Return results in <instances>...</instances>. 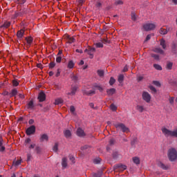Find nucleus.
<instances>
[{
    "label": "nucleus",
    "mask_w": 177,
    "mask_h": 177,
    "mask_svg": "<svg viewBox=\"0 0 177 177\" xmlns=\"http://www.w3.org/2000/svg\"><path fill=\"white\" fill-rule=\"evenodd\" d=\"M117 131H122L124 133L129 132V128L124 124V123L118 122L113 124Z\"/></svg>",
    "instance_id": "f257e3e1"
},
{
    "label": "nucleus",
    "mask_w": 177,
    "mask_h": 177,
    "mask_svg": "<svg viewBox=\"0 0 177 177\" xmlns=\"http://www.w3.org/2000/svg\"><path fill=\"white\" fill-rule=\"evenodd\" d=\"M168 157L170 161H175L177 159V151L175 148H171L168 151Z\"/></svg>",
    "instance_id": "f03ea898"
},
{
    "label": "nucleus",
    "mask_w": 177,
    "mask_h": 177,
    "mask_svg": "<svg viewBox=\"0 0 177 177\" xmlns=\"http://www.w3.org/2000/svg\"><path fill=\"white\" fill-rule=\"evenodd\" d=\"M162 132L164 133L165 136H173L177 138V129L172 131L167 128H163L162 129Z\"/></svg>",
    "instance_id": "7ed1b4c3"
},
{
    "label": "nucleus",
    "mask_w": 177,
    "mask_h": 177,
    "mask_svg": "<svg viewBox=\"0 0 177 177\" xmlns=\"http://www.w3.org/2000/svg\"><path fill=\"white\" fill-rule=\"evenodd\" d=\"M24 15H27V9L21 8L19 11H16L13 15V19H17V17H22Z\"/></svg>",
    "instance_id": "20e7f679"
},
{
    "label": "nucleus",
    "mask_w": 177,
    "mask_h": 177,
    "mask_svg": "<svg viewBox=\"0 0 177 177\" xmlns=\"http://www.w3.org/2000/svg\"><path fill=\"white\" fill-rule=\"evenodd\" d=\"M143 28L145 31H151V30L156 28V24L150 23L145 24L143 25Z\"/></svg>",
    "instance_id": "39448f33"
},
{
    "label": "nucleus",
    "mask_w": 177,
    "mask_h": 177,
    "mask_svg": "<svg viewBox=\"0 0 177 177\" xmlns=\"http://www.w3.org/2000/svg\"><path fill=\"white\" fill-rule=\"evenodd\" d=\"M35 131H36V127L35 125H32L30 127H29L26 131V133L28 136H30L31 135H34V133H35Z\"/></svg>",
    "instance_id": "423d86ee"
},
{
    "label": "nucleus",
    "mask_w": 177,
    "mask_h": 177,
    "mask_svg": "<svg viewBox=\"0 0 177 177\" xmlns=\"http://www.w3.org/2000/svg\"><path fill=\"white\" fill-rule=\"evenodd\" d=\"M125 169H127V166L121 164L115 165L113 167V171H115V172H117V171H120L122 172V171H125Z\"/></svg>",
    "instance_id": "0eeeda50"
},
{
    "label": "nucleus",
    "mask_w": 177,
    "mask_h": 177,
    "mask_svg": "<svg viewBox=\"0 0 177 177\" xmlns=\"http://www.w3.org/2000/svg\"><path fill=\"white\" fill-rule=\"evenodd\" d=\"M142 99L145 100L147 103H150V100H151V96L148 92L144 91L142 93Z\"/></svg>",
    "instance_id": "6e6552de"
},
{
    "label": "nucleus",
    "mask_w": 177,
    "mask_h": 177,
    "mask_svg": "<svg viewBox=\"0 0 177 177\" xmlns=\"http://www.w3.org/2000/svg\"><path fill=\"white\" fill-rule=\"evenodd\" d=\"M84 52H87L88 55H89V58L90 59H93V53L96 52V49L95 48H86Z\"/></svg>",
    "instance_id": "1a4fd4ad"
},
{
    "label": "nucleus",
    "mask_w": 177,
    "mask_h": 177,
    "mask_svg": "<svg viewBox=\"0 0 177 177\" xmlns=\"http://www.w3.org/2000/svg\"><path fill=\"white\" fill-rule=\"evenodd\" d=\"M46 100V95L44 91H41L38 95L39 102H45Z\"/></svg>",
    "instance_id": "9d476101"
},
{
    "label": "nucleus",
    "mask_w": 177,
    "mask_h": 177,
    "mask_svg": "<svg viewBox=\"0 0 177 177\" xmlns=\"http://www.w3.org/2000/svg\"><path fill=\"white\" fill-rule=\"evenodd\" d=\"M76 135L79 136V138H84V136H86L85 131H84V130L80 127L77 129Z\"/></svg>",
    "instance_id": "9b49d317"
},
{
    "label": "nucleus",
    "mask_w": 177,
    "mask_h": 177,
    "mask_svg": "<svg viewBox=\"0 0 177 177\" xmlns=\"http://www.w3.org/2000/svg\"><path fill=\"white\" fill-rule=\"evenodd\" d=\"M24 32H26V30L24 29H21L17 32V37L18 39H21V38L24 37Z\"/></svg>",
    "instance_id": "f8f14e48"
},
{
    "label": "nucleus",
    "mask_w": 177,
    "mask_h": 177,
    "mask_svg": "<svg viewBox=\"0 0 177 177\" xmlns=\"http://www.w3.org/2000/svg\"><path fill=\"white\" fill-rule=\"evenodd\" d=\"M95 93H96V91L95 90L83 91V95H86V96H92V95H95Z\"/></svg>",
    "instance_id": "ddd939ff"
},
{
    "label": "nucleus",
    "mask_w": 177,
    "mask_h": 177,
    "mask_svg": "<svg viewBox=\"0 0 177 177\" xmlns=\"http://www.w3.org/2000/svg\"><path fill=\"white\" fill-rule=\"evenodd\" d=\"M34 107H35V106L34 105V101L32 100L28 103L27 108L30 110H34Z\"/></svg>",
    "instance_id": "4468645a"
},
{
    "label": "nucleus",
    "mask_w": 177,
    "mask_h": 177,
    "mask_svg": "<svg viewBox=\"0 0 177 177\" xmlns=\"http://www.w3.org/2000/svg\"><path fill=\"white\" fill-rule=\"evenodd\" d=\"M25 39L27 42L28 46H30L31 44H32V41H34V39H32V37H26Z\"/></svg>",
    "instance_id": "2eb2a0df"
},
{
    "label": "nucleus",
    "mask_w": 177,
    "mask_h": 177,
    "mask_svg": "<svg viewBox=\"0 0 177 177\" xmlns=\"http://www.w3.org/2000/svg\"><path fill=\"white\" fill-rule=\"evenodd\" d=\"M71 78L73 82H78V80H80L78 75H74L73 73L71 75Z\"/></svg>",
    "instance_id": "dca6fc26"
},
{
    "label": "nucleus",
    "mask_w": 177,
    "mask_h": 177,
    "mask_svg": "<svg viewBox=\"0 0 177 177\" xmlns=\"http://www.w3.org/2000/svg\"><path fill=\"white\" fill-rule=\"evenodd\" d=\"M49 137L46 134H42L40 137V142H48Z\"/></svg>",
    "instance_id": "f3484780"
},
{
    "label": "nucleus",
    "mask_w": 177,
    "mask_h": 177,
    "mask_svg": "<svg viewBox=\"0 0 177 177\" xmlns=\"http://www.w3.org/2000/svg\"><path fill=\"white\" fill-rule=\"evenodd\" d=\"M112 157L113 160H118L120 158V153L117 151H113L112 153Z\"/></svg>",
    "instance_id": "a211bd4d"
},
{
    "label": "nucleus",
    "mask_w": 177,
    "mask_h": 177,
    "mask_svg": "<svg viewBox=\"0 0 177 177\" xmlns=\"http://www.w3.org/2000/svg\"><path fill=\"white\" fill-rule=\"evenodd\" d=\"M114 143H115V139H111L109 140V145L106 147V150L107 151H109L110 150V146H113Z\"/></svg>",
    "instance_id": "6ab92c4d"
},
{
    "label": "nucleus",
    "mask_w": 177,
    "mask_h": 177,
    "mask_svg": "<svg viewBox=\"0 0 177 177\" xmlns=\"http://www.w3.org/2000/svg\"><path fill=\"white\" fill-rule=\"evenodd\" d=\"M106 93L109 96H113L115 93V88H110L106 90Z\"/></svg>",
    "instance_id": "aec40b11"
},
{
    "label": "nucleus",
    "mask_w": 177,
    "mask_h": 177,
    "mask_svg": "<svg viewBox=\"0 0 177 177\" xmlns=\"http://www.w3.org/2000/svg\"><path fill=\"white\" fill-rule=\"evenodd\" d=\"M10 27V21L5 22L3 25L0 26V28H9Z\"/></svg>",
    "instance_id": "412c9836"
},
{
    "label": "nucleus",
    "mask_w": 177,
    "mask_h": 177,
    "mask_svg": "<svg viewBox=\"0 0 177 177\" xmlns=\"http://www.w3.org/2000/svg\"><path fill=\"white\" fill-rule=\"evenodd\" d=\"M155 53H160V55H164V51L160 48H156L153 49Z\"/></svg>",
    "instance_id": "4be33fe9"
},
{
    "label": "nucleus",
    "mask_w": 177,
    "mask_h": 177,
    "mask_svg": "<svg viewBox=\"0 0 177 177\" xmlns=\"http://www.w3.org/2000/svg\"><path fill=\"white\" fill-rule=\"evenodd\" d=\"M62 166L63 168H67V158H62Z\"/></svg>",
    "instance_id": "5701e85b"
},
{
    "label": "nucleus",
    "mask_w": 177,
    "mask_h": 177,
    "mask_svg": "<svg viewBox=\"0 0 177 177\" xmlns=\"http://www.w3.org/2000/svg\"><path fill=\"white\" fill-rule=\"evenodd\" d=\"M64 135L67 138H71V131L70 130H66L64 131Z\"/></svg>",
    "instance_id": "b1692460"
},
{
    "label": "nucleus",
    "mask_w": 177,
    "mask_h": 177,
    "mask_svg": "<svg viewBox=\"0 0 177 177\" xmlns=\"http://www.w3.org/2000/svg\"><path fill=\"white\" fill-rule=\"evenodd\" d=\"M160 46H162V49H167V44L164 39H160Z\"/></svg>",
    "instance_id": "393cba45"
},
{
    "label": "nucleus",
    "mask_w": 177,
    "mask_h": 177,
    "mask_svg": "<svg viewBox=\"0 0 177 177\" xmlns=\"http://www.w3.org/2000/svg\"><path fill=\"white\" fill-rule=\"evenodd\" d=\"M17 95V89L14 88L12 90L11 93H10V97H13V96H16Z\"/></svg>",
    "instance_id": "a878e982"
},
{
    "label": "nucleus",
    "mask_w": 177,
    "mask_h": 177,
    "mask_svg": "<svg viewBox=\"0 0 177 177\" xmlns=\"http://www.w3.org/2000/svg\"><path fill=\"white\" fill-rule=\"evenodd\" d=\"M133 162H134V164L139 165V164H140V159H139V158L138 157H133Z\"/></svg>",
    "instance_id": "bb28decb"
},
{
    "label": "nucleus",
    "mask_w": 177,
    "mask_h": 177,
    "mask_svg": "<svg viewBox=\"0 0 177 177\" xmlns=\"http://www.w3.org/2000/svg\"><path fill=\"white\" fill-rule=\"evenodd\" d=\"M158 166L160 167V168H162V169H168V167L164 165V163L159 162L158 163Z\"/></svg>",
    "instance_id": "cd10ccee"
},
{
    "label": "nucleus",
    "mask_w": 177,
    "mask_h": 177,
    "mask_svg": "<svg viewBox=\"0 0 177 177\" xmlns=\"http://www.w3.org/2000/svg\"><path fill=\"white\" fill-rule=\"evenodd\" d=\"M74 62L73 60H71L68 62L67 67L68 68H74Z\"/></svg>",
    "instance_id": "c85d7f7f"
},
{
    "label": "nucleus",
    "mask_w": 177,
    "mask_h": 177,
    "mask_svg": "<svg viewBox=\"0 0 177 177\" xmlns=\"http://www.w3.org/2000/svg\"><path fill=\"white\" fill-rule=\"evenodd\" d=\"M67 39H68V44H73V42L75 41V39L73 37L68 36Z\"/></svg>",
    "instance_id": "c756f323"
},
{
    "label": "nucleus",
    "mask_w": 177,
    "mask_h": 177,
    "mask_svg": "<svg viewBox=\"0 0 177 177\" xmlns=\"http://www.w3.org/2000/svg\"><path fill=\"white\" fill-rule=\"evenodd\" d=\"M136 109H137L140 113H143V111H145V108L143 107V106L137 105Z\"/></svg>",
    "instance_id": "7c9ffc66"
},
{
    "label": "nucleus",
    "mask_w": 177,
    "mask_h": 177,
    "mask_svg": "<svg viewBox=\"0 0 177 177\" xmlns=\"http://www.w3.org/2000/svg\"><path fill=\"white\" fill-rule=\"evenodd\" d=\"M35 150L36 151L37 154H41L42 149L39 146H36Z\"/></svg>",
    "instance_id": "2f4dec72"
},
{
    "label": "nucleus",
    "mask_w": 177,
    "mask_h": 177,
    "mask_svg": "<svg viewBox=\"0 0 177 177\" xmlns=\"http://www.w3.org/2000/svg\"><path fill=\"white\" fill-rule=\"evenodd\" d=\"M77 86L73 87L71 89V92L68 93V95H75V92H77Z\"/></svg>",
    "instance_id": "473e14b6"
},
{
    "label": "nucleus",
    "mask_w": 177,
    "mask_h": 177,
    "mask_svg": "<svg viewBox=\"0 0 177 177\" xmlns=\"http://www.w3.org/2000/svg\"><path fill=\"white\" fill-rule=\"evenodd\" d=\"M160 34H161L162 35H166V34H168V30L162 28L160 30Z\"/></svg>",
    "instance_id": "72a5a7b5"
},
{
    "label": "nucleus",
    "mask_w": 177,
    "mask_h": 177,
    "mask_svg": "<svg viewBox=\"0 0 177 177\" xmlns=\"http://www.w3.org/2000/svg\"><path fill=\"white\" fill-rule=\"evenodd\" d=\"M172 66H174V63L172 62H167L166 68L167 70H172Z\"/></svg>",
    "instance_id": "f704fd0d"
},
{
    "label": "nucleus",
    "mask_w": 177,
    "mask_h": 177,
    "mask_svg": "<svg viewBox=\"0 0 177 177\" xmlns=\"http://www.w3.org/2000/svg\"><path fill=\"white\" fill-rule=\"evenodd\" d=\"M118 81L120 84H122V82H124V75H120Z\"/></svg>",
    "instance_id": "c9c22d12"
},
{
    "label": "nucleus",
    "mask_w": 177,
    "mask_h": 177,
    "mask_svg": "<svg viewBox=\"0 0 177 177\" xmlns=\"http://www.w3.org/2000/svg\"><path fill=\"white\" fill-rule=\"evenodd\" d=\"M97 74L99 75V77H104V71L103 70H97Z\"/></svg>",
    "instance_id": "e433bc0d"
},
{
    "label": "nucleus",
    "mask_w": 177,
    "mask_h": 177,
    "mask_svg": "<svg viewBox=\"0 0 177 177\" xmlns=\"http://www.w3.org/2000/svg\"><path fill=\"white\" fill-rule=\"evenodd\" d=\"M153 67L154 68H156V70H158L159 71H161V70H162V67L157 64H153Z\"/></svg>",
    "instance_id": "4c0bfd02"
},
{
    "label": "nucleus",
    "mask_w": 177,
    "mask_h": 177,
    "mask_svg": "<svg viewBox=\"0 0 177 177\" xmlns=\"http://www.w3.org/2000/svg\"><path fill=\"white\" fill-rule=\"evenodd\" d=\"M136 143H138V138L134 137L131 142V146H135V145H136Z\"/></svg>",
    "instance_id": "58836bf2"
},
{
    "label": "nucleus",
    "mask_w": 177,
    "mask_h": 177,
    "mask_svg": "<svg viewBox=\"0 0 177 177\" xmlns=\"http://www.w3.org/2000/svg\"><path fill=\"white\" fill-rule=\"evenodd\" d=\"M62 103H63V100L62 99L58 98V99L55 100V104L59 105V104H62Z\"/></svg>",
    "instance_id": "ea45409f"
},
{
    "label": "nucleus",
    "mask_w": 177,
    "mask_h": 177,
    "mask_svg": "<svg viewBox=\"0 0 177 177\" xmlns=\"http://www.w3.org/2000/svg\"><path fill=\"white\" fill-rule=\"evenodd\" d=\"M53 151L55 153H57V150H59V145L57 143H55L54 147H53Z\"/></svg>",
    "instance_id": "a19ab883"
},
{
    "label": "nucleus",
    "mask_w": 177,
    "mask_h": 177,
    "mask_svg": "<svg viewBox=\"0 0 177 177\" xmlns=\"http://www.w3.org/2000/svg\"><path fill=\"white\" fill-rule=\"evenodd\" d=\"M151 57H153L155 60H160V55L157 54H151Z\"/></svg>",
    "instance_id": "79ce46f5"
},
{
    "label": "nucleus",
    "mask_w": 177,
    "mask_h": 177,
    "mask_svg": "<svg viewBox=\"0 0 177 177\" xmlns=\"http://www.w3.org/2000/svg\"><path fill=\"white\" fill-rule=\"evenodd\" d=\"M110 109L112 111H115L117 110V106L114 104L110 105Z\"/></svg>",
    "instance_id": "37998d69"
},
{
    "label": "nucleus",
    "mask_w": 177,
    "mask_h": 177,
    "mask_svg": "<svg viewBox=\"0 0 177 177\" xmlns=\"http://www.w3.org/2000/svg\"><path fill=\"white\" fill-rule=\"evenodd\" d=\"M115 83V79H114V77H111L109 80V84L114 85Z\"/></svg>",
    "instance_id": "c03bdc74"
},
{
    "label": "nucleus",
    "mask_w": 177,
    "mask_h": 177,
    "mask_svg": "<svg viewBox=\"0 0 177 177\" xmlns=\"http://www.w3.org/2000/svg\"><path fill=\"white\" fill-rule=\"evenodd\" d=\"M101 159L100 158H97L93 160L94 164H100Z\"/></svg>",
    "instance_id": "a18cd8bd"
},
{
    "label": "nucleus",
    "mask_w": 177,
    "mask_h": 177,
    "mask_svg": "<svg viewBox=\"0 0 177 177\" xmlns=\"http://www.w3.org/2000/svg\"><path fill=\"white\" fill-rule=\"evenodd\" d=\"M131 19L133 21H136V14L135 12H131Z\"/></svg>",
    "instance_id": "49530a36"
},
{
    "label": "nucleus",
    "mask_w": 177,
    "mask_h": 177,
    "mask_svg": "<svg viewBox=\"0 0 177 177\" xmlns=\"http://www.w3.org/2000/svg\"><path fill=\"white\" fill-rule=\"evenodd\" d=\"M94 88H97L100 92H103V88L99 85H95Z\"/></svg>",
    "instance_id": "de8ad7c7"
},
{
    "label": "nucleus",
    "mask_w": 177,
    "mask_h": 177,
    "mask_svg": "<svg viewBox=\"0 0 177 177\" xmlns=\"http://www.w3.org/2000/svg\"><path fill=\"white\" fill-rule=\"evenodd\" d=\"M96 48H103V43L98 42L95 44Z\"/></svg>",
    "instance_id": "09e8293b"
},
{
    "label": "nucleus",
    "mask_w": 177,
    "mask_h": 177,
    "mask_svg": "<svg viewBox=\"0 0 177 177\" xmlns=\"http://www.w3.org/2000/svg\"><path fill=\"white\" fill-rule=\"evenodd\" d=\"M20 164H21V160H17L13 162L15 167H17V165H20Z\"/></svg>",
    "instance_id": "8fccbe9b"
},
{
    "label": "nucleus",
    "mask_w": 177,
    "mask_h": 177,
    "mask_svg": "<svg viewBox=\"0 0 177 177\" xmlns=\"http://www.w3.org/2000/svg\"><path fill=\"white\" fill-rule=\"evenodd\" d=\"M25 2H27V0H17V3L19 5H24Z\"/></svg>",
    "instance_id": "3c124183"
},
{
    "label": "nucleus",
    "mask_w": 177,
    "mask_h": 177,
    "mask_svg": "<svg viewBox=\"0 0 177 177\" xmlns=\"http://www.w3.org/2000/svg\"><path fill=\"white\" fill-rule=\"evenodd\" d=\"M56 66V64L53 62H51L49 64V68H53Z\"/></svg>",
    "instance_id": "603ef678"
},
{
    "label": "nucleus",
    "mask_w": 177,
    "mask_h": 177,
    "mask_svg": "<svg viewBox=\"0 0 177 177\" xmlns=\"http://www.w3.org/2000/svg\"><path fill=\"white\" fill-rule=\"evenodd\" d=\"M12 85H13V86H18L19 82H17V80H12Z\"/></svg>",
    "instance_id": "864d4df0"
},
{
    "label": "nucleus",
    "mask_w": 177,
    "mask_h": 177,
    "mask_svg": "<svg viewBox=\"0 0 177 177\" xmlns=\"http://www.w3.org/2000/svg\"><path fill=\"white\" fill-rule=\"evenodd\" d=\"M87 149H89V146H88V145H84L81 147V150L82 151H85V150H87Z\"/></svg>",
    "instance_id": "5fc2aeb1"
},
{
    "label": "nucleus",
    "mask_w": 177,
    "mask_h": 177,
    "mask_svg": "<svg viewBox=\"0 0 177 177\" xmlns=\"http://www.w3.org/2000/svg\"><path fill=\"white\" fill-rule=\"evenodd\" d=\"M153 84L156 85V86H161V84L158 81H153Z\"/></svg>",
    "instance_id": "6e6d98bb"
},
{
    "label": "nucleus",
    "mask_w": 177,
    "mask_h": 177,
    "mask_svg": "<svg viewBox=\"0 0 177 177\" xmlns=\"http://www.w3.org/2000/svg\"><path fill=\"white\" fill-rule=\"evenodd\" d=\"M70 111L71 113H72L73 114H74L75 111V108L74 107V106H71L70 107Z\"/></svg>",
    "instance_id": "4d7b16f0"
},
{
    "label": "nucleus",
    "mask_w": 177,
    "mask_h": 177,
    "mask_svg": "<svg viewBox=\"0 0 177 177\" xmlns=\"http://www.w3.org/2000/svg\"><path fill=\"white\" fill-rule=\"evenodd\" d=\"M69 160L74 164L75 162V158L73 156H69Z\"/></svg>",
    "instance_id": "13d9d810"
},
{
    "label": "nucleus",
    "mask_w": 177,
    "mask_h": 177,
    "mask_svg": "<svg viewBox=\"0 0 177 177\" xmlns=\"http://www.w3.org/2000/svg\"><path fill=\"white\" fill-rule=\"evenodd\" d=\"M169 100V104H174V102L175 100V97H171Z\"/></svg>",
    "instance_id": "bf43d9fd"
},
{
    "label": "nucleus",
    "mask_w": 177,
    "mask_h": 177,
    "mask_svg": "<svg viewBox=\"0 0 177 177\" xmlns=\"http://www.w3.org/2000/svg\"><path fill=\"white\" fill-rule=\"evenodd\" d=\"M115 5H122V3H124V2H122V1L121 0H118L115 1Z\"/></svg>",
    "instance_id": "052dcab7"
},
{
    "label": "nucleus",
    "mask_w": 177,
    "mask_h": 177,
    "mask_svg": "<svg viewBox=\"0 0 177 177\" xmlns=\"http://www.w3.org/2000/svg\"><path fill=\"white\" fill-rule=\"evenodd\" d=\"M151 38V35H147L145 39V42H147V41L150 40Z\"/></svg>",
    "instance_id": "680f3d73"
},
{
    "label": "nucleus",
    "mask_w": 177,
    "mask_h": 177,
    "mask_svg": "<svg viewBox=\"0 0 177 177\" xmlns=\"http://www.w3.org/2000/svg\"><path fill=\"white\" fill-rule=\"evenodd\" d=\"M6 147H5V146H3V145H2L1 147H0V151L1 152V153H3V151L6 150Z\"/></svg>",
    "instance_id": "e2e57ef3"
},
{
    "label": "nucleus",
    "mask_w": 177,
    "mask_h": 177,
    "mask_svg": "<svg viewBox=\"0 0 177 177\" xmlns=\"http://www.w3.org/2000/svg\"><path fill=\"white\" fill-rule=\"evenodd\" d=\"M56 62L57 63H60L62 62V57H57Z\"/></svg>",
    "instance_id": "0e129e2a"
},
{
    "label": "nucleus",
    "mask_w": 177,
    "mask_h": 177,
    "mask_svg": "<svg viewBox=\"0 0 177 177\" xmlns=\"http://www.w3.org/2000/svg\"><path fill=\"white\" fill-rule=\"evenodd\" d=\"M31 157L32 156L30 155V153H28L27 154V161H31Z\"/></svg>",
    "instance_id": "69168bd1"
},
{
    "label": "nucleus",
    "mask_w": 177,
    "mask_h": 177,
    "mask_svg": "<svg viewBox=\"0 0 177 177\" xmlns=\"http://www.w3.org/2000/svg\"><path fill=\"white\" fill-rule=\"evenodd\" d=\"M149 88L153 92H157V90L156 89V88H154V86H151Z\"/></svg>",
    "instance_id": "338daca9"
},
{
    "label": "nucleus",
    "mask_w": 177,
    "mask_h": 177,
    "mask_svg": "<svg viewBox=\"0 0 177 177\" xmlns=\"http://www.w3.org/2000/svg\"><path fill=\"white\" fill-rule=\"evenodd\" d=\"M28 124L30 125H32V124H34V120H32V119L29 120Z\"/></svg>",
    "instance_id": "774afa93"
}]
</instances>
